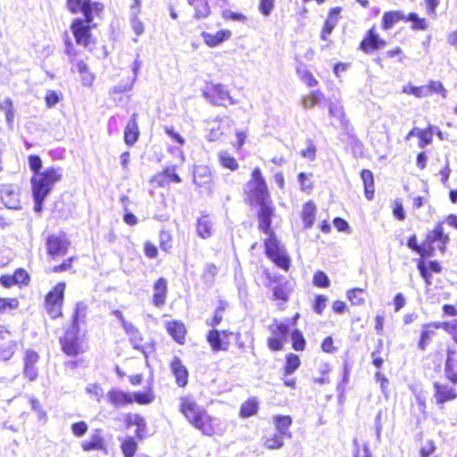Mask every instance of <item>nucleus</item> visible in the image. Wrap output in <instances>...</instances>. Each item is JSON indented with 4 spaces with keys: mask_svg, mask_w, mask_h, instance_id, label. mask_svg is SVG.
I'll list each match as a JSON object with an SVG mask.
<instances>
[{
    "mask_svg": "<svg viewBox=\"0 0 457 457\" xmlns=\"http://www.w3.org/2000/svg\"><path fill=\"white\" fill-rule=\"evenodd\" d=\"M244 194L245 201L248 205L259 206L256 213L258 229L268 235L263 240L265 255L279 269L285 271L289 270L291 259L271 228L275 206L261 168L253 169Z\"/></svg>",
    "mask_w": 457,
    "mask_h": 457,
    "instance_id": "obj_1",
    "label": "nucleus"
},
{
    "mask_svg": "<svg viewBox=\"0 0 457 457\" xmlns=\"http://www.w3.org/2000/svg\"><path fill=\"white\" fill-rule=\"evenodd\" d=\"M424 87L427 96L432 95H437L442 98L447 96V90L440 80L430 79L428 84L424 85Z\"/></svg>",
    "mask_w": 457,
    "mask_h": 457,
    "instance_id": "obj_37",
    "label": "nucleus"
},
{
    "mask_svg": "<svg viewBox=\"0 0 457 457\" xmlns=\"http://www.w3.org/2000/svg\"><path fill=\"white\" fill-rule=\"evenodd\" d=\"M67 8L72 13L81 12L87 23L93 21L92 3L90 0H67Z\"/></svg>",
    "mask_w": 457,
    "mask_h": 457,
    "instance_id": "obj_21",
    "label": "nucleus"
},
{
    "mask_svg": "<svg viewBox=\"0 0 457 457\" xmlns=\"http://www.w3.org/2000/svg\"><path fill=\"white\" fill-rule=\"evenodd\" d=\"M290 335L292 339V348L297 352L304 351L306 348V341L303 332L298 328H295Z\"/></svg>",
    "mask_w": 457,
    "mask_h": 457,
    "instance_id": "obj_46",
    "label": "nucleus"
},
{
    "mask_svg": "<svg viewBox=\"0 0 457 457\" xmlns=\"http://www.w3.org/2000/svg\"><path fill=\"white\" fill-rule=\"evenodd\" d=\"M411 21V29L413 30H427L428 29V22L425 18L419 17L415 12H410L405 15V21Z\"/></svg>",
    "mask_w": 457,
    "mask_h": 457,
    "instance_id": "obj_45",
    "label": "nucleus"
},
{
    "mask_svg": "<svg viewBox=\"0 0 457 457\" xmlns=\"http://www.w3.org/2000/svg\"><path fill=\"white\" fill-rule=\"evenodd\" d=\"M179 411L188 424L203 436L212 437L220 434L221 429L219 419L210 414L193 395H187L179 398Z\"/></svg>",
    "mask_w": 457,
    "mask_h": 457,
    "instance_id": "obj_3",
    "label": "nucleus"
},
{
    "mask_svg": "<svg viewBox=\"0 0 457 457\" xmlns=\"http://www.w3.org/2000/svg\"><path fill=\"white\" fill-rule=\"evenodd\" d=\"M140 13V0H134V4L130 7V20L132 28L136 35L139 36L143 32V26L138 18Z\"/></svg>",
    "mask_w": 457,
    "mask_h": 457,
    "instance_id": "obj_39",
    "label": "nucleus"
},
{
    "mask_svg": "<svg viewBox=\"0 0 457 457\" xmlns=\"http://www.w3.org/2000/svg\"><path fill=\"white\" fill-rule=\"evenodd\" d=\"M320 348L326 353H334L337 351V347L335 345L334 339L331 336L323 338Z\"/></svg>",
    "mask_w": 457,
    "mask_h": 457,
    "instance_id": "obj_59",
    "label": "nucleus"
},
{
    "mask_svg": "<svg viewBox=\"0 0 457 457\" xmlns=\"http://www.w3.org/2000/svg\"><path fill=\"white\" fill-rule=\"evenodd\" d=\"M296 73L299 79L309 87H316L319 84L318 79L306 66L303 65L298 67L296 69Z\"/></svg>",
    "mask_w": 457,
    "mask_h": 457,
    "instance_id": "obj_42",
    "label": "nucleus"
},
{
    "mask_svg": "<svg viewBox=\"0 0 457 457\" xmlns=\"http://www.w3.org/2000/svg\"><path fill=\"white\" fill-rule=\"evenodd\" d=\"M301 364L300 358L297 354L290 353L286 355V362L283 367V375L287 376L294 373Z\"/></svg>",
    "mask_w": 457,
    "mask_h": 457,
    "instance_id": "obj_43",
    "label": "nucleus"
},
{
    "mask_svg": "<svg viewBox=\"0 0 457 457\" xmlns=\"http://www.w3.org/2000/svg\"><path fill=\"white\" fill-rule=\"evenodd\" d=\"M196 230L202 238H208L212 233V223L207 215H203L197 220Z\"/></svg>",
    "mask_w": 457,
    "mask_h": 457,
    "instance_id": "obj_40",
    "label": "nucleus"
},
{
    "mask_svg": "<svg viewBox=\"0 0 457 457\" xmlns=\"http://www.w3.org/2000/svg\"><path fill=\"white\" fill-rule=\"evenodd\" d=\"M234 333L228 329L212 328L206 334V341L213 352H226L231 345V337Z\"/></svg>",
    "mask_w": 457,
    "mask_h": 457,
    "instance_id": "obj_8",
    "label": "nucleus"
},
{
    "mask_svg": "<svg viewBox=\"0 0 457 457\" xmlns=\"http://www.w3.org/2000/svg\"><path fill=\"white\" fill-rule=\"evenodd\" d=\"M29 167L35 173L34 175L40 174L42 168V160L38 155L31 154L28 158Z\"/></svg>",
    "mask_w": 457,
    "mask_h": 457,
    "instance_id": "obj_57",
    "label": "nucleus"
},
{
    "mask_svg": "<svg viewBox=\"0 0 457 457\" xmlns=\"http://www.w3.org/2000/svg\"><path fill=\"white\" fill-rule=\"evenodd\" d=\"M87 314V305L84 302H78L72 314V321L71 326L78 327L86 322Z\"/></svg>",
    "mask_w": 457,
    "mask_h": 457,
    "instance_id": "obj_36",
    "label": "nucleus"
},
{
    "mask_svg": "<svg viewBox=\"0 0 457 457\" xmlns=\"http://www.w3.org/2000/svg\"><path fill=\"white\" fill-rule=\"evenodd\" d=\"M270 336L267 338V346L272 352H279L284 349V345L290 334L289 325L274 319L269 326Z\"/></svg>",
    "mask_w": 457,
    "mask_h": 457,
    "instance_id": "obj_6",
    "label": "nucleus"
},
{
    "mask_svg": "<svg viewBox=\"0 0 457 457\" xmlns=\"http://www.w3.org/2000/svg\"><path fill=\"white\" fill-rule=\"evenodd\" d=\"M219 162L222 168L236 171L239 168L237 160L227 151H221L218 154Z\"/></svg>",
    "mask_w": 457,
    "mask_h": 457,
    "instance_id": "obj_38",
    "label": "nucleus"
},
{
    "mask_svg": "<svg viewBox=\"0 0 457 457\" xmlns=\"http://www.w3.org/2000/svg\"><path fill=\"white\" fill-rule=\"evenodd\" d=\"M317 212V206L312 200H309L303 204L301 217L305 229L311 228L314 222Z\"/></svg>",
    "mask_w": 457,
    "mask_h": 457,
    "instance_id": "obj_28",
    "label": "nucleus"
},
{
    "mask_svg": "<svg viewBox=\"0 0 457 457\" xmlns=\"http://www.w3.org/2000/svg\"><path fill=\"white\" fill-rule=\"evenodd\" d=\"M259 411V403L256 397H249L240 406L239 416L243 419L249 418L257 414Z\"/></svg>",
    "mask_w": 457,
    "mask_h": 457,
    "instance_id": "obj_33",
    "label": "nucleus"
},
{
    "mask_svg": "<svg viewBox=\"0 0 457 457\" xmlns=\"http://www.w3.org/2000/svg\"><path fill=\"white\" fill-rule=\"evenodd\" d=\"M366 290L364 288L353 287L346 291V297L352 305L361 306L365 303Z\"/></svg>",
    "mask_w": 457,
    "mask_h": 457,
    "instance_id": "obj_41",
    "label": "nucleus"
},
{
    "mask_svg": "<svg viewBox=\"0 0 457 457\" xmlns=\"http://www.w3.org/2000/svg\"><path fill=\"white\" fill-rule=\"evenodd\" d=\"M211 180V173L204 168H200L194 173V181L199 186L208 183Z\"/></svg>",
    "mask_w": 457,
    "mask_h": 457,
    "instance_id": "obj_55",
    "label": "nucleus"
},
{
    "mask_svg": "<svg viewBox=\"0 0 457 457\" xmlns=\"http://www.w3.org/2000/svg\"><path fill=\"white\" fill-rule=\"evenodd\" d=\"M361 179L363 183L364 195L367 200H372L375 195L374 176L371 170L363 169L360 172Z\"/></svg>",
    "mask_w": 457,
    "mask_h": 457,
    "instance_id": "obj_30",
    "label": "nucleus"
},
{
    "mask_svg": "<svg viewBox=\"0 0 457 457\" xmlns=\"http://www.w3.org/2000/svg\"><path fill=\"white\" fill-rule=\"evenodd\" d=\"M39 360V355L33 350H27L23 358L24 368L23 374L29 381H34L37 378V368L36 364Z\"/></svg>",
    "mask_w": 457,
    "mask_h": 457,
    "instance_id": "obj_19",
    "label": "nucleus"
},
{
    "mask_svg": "<svg viewBox=\"0 0 457 457\" xmlns=\"http://www.w3.org/2000/svg\"><path fill=\"white\" fill-rule=\"evenodd\" d=\"M328 302V297L324 295H315L313 303H312V309L314 312H316L319 315H322L324 312V310L326 308V304Z\"/></svg>",
    "mask_w": 457,
    "mask_h": 457,
    "instance_id": "obj_54",
    "label": "nucleus"
},
{
    "mask_svg": "<svg viewBox=\"0 0 457 457\" xmlns=\"http://www.w3.org/2000/svg\"><path fill=\"white\" fill-rule=\"evenodd\" d=\"M441 328L440 323L433 322L424 324L420 332L418 347L421 351H425L428 345L432 342L436 337V330Z\"/></svg>",
    "mask_w": 457,
    "mask_h": 457,
    "instance_id": "obj_23",
    "label": "nucleus"
},
{
    "mask_svg": "<svg viewBox=\"0 0 457 457\" xmlns=\"http://www.w3.org/2000/svg\"><path fill=\"white\" fill-rule=\"evenodd\" d=\"M228 308V303L224 299H219L218 304L213 312L212 319L207 321V325L216 328L223 320L224 312Z\"/></svg>",
    "mask_w": 457,
    "mask_h": 457,
    "instance_id": "obj_32",
    "label": "nucleus"
},
{
    "mask_svg": "<svg viewBox=\"0 0 457 457\" xmlns=\"http://www.w3.org/2000/svg\"><path fill=\"white\" fill-rule=\"evenodd\" d=\"M407 56L400 46H395L386 51L383 54L378 55L374 62L381 68H385L390 64L403 63Z\"/></svg>",
    "mask_w": 457,
    "mask_h": 457,
    "instance_id": "obj_15",
    "label": "nucleus"
},
{
    "mask_svg": "<svg viewBox=\"0 0 457 457\" xmlns=\"http://www.w3.org/2000/svg\"><path fill=\"white\" fill-rule=\"evenodd\" d=\"M342 11L343 8L341 6H335L328 10L320 31V38L322 41H330V36L341 19L340 14Z\"/></svg>",
    "mask_w": 457,
    "mask_h": 457,
    "instance_id": "obj_10",
    "label": "nucleus"
},
{
    "mask_svg": "<svg viewBox=\"0 0 457 457\" xmlns=\"http://www.w3.org/2000/svg\"><path fill=\"white\" fill-rule=\"evenodd\" d=\"M63 170L60 167H48L40 174L34 175L31 179L32 192L48 195L55 183L62 180Z\"/></svg>",
    "mask_w": 457,
    "mask_h": 457,
    "instance_id": "obj_4",
    "label": "nucleus"
},
{
    "mask_svg": "<svg viewBox=\"0 0 457 457\" xmlns=\"http://www.w3.org/2000/svg\"><path fill=\"white\" fill-rule=\"evenodd\" d=\"M103 446V440L98 436H94L89 442H86L83 444V449L85 451L101 450Z\"/></svg>",
    "mask_w": 457,
    "mask_h": 457,
    "instance_id": "obj_58",
    "label": "nucleus"
},
{
    "mask_svg": "<svg viewBox=\"0 0 457 457\" xmlns=\"http://www.w3.org/2000/svg\"><path fill=\"white\" fill-rule=\"evenodd\" d=\"M171 372L175 377L177 385L185 387L188 382V370L179 357H174L170 364Z\"/></svg>",
    "mask_w": 457,
    "mask_h": 457,
    "instance_id": "obj_22",
    "label": "nucleus"
},
{
    "mask_svg": "<svg viewBox=\"0 0 457 457\" xmlns=\"http://www.w3.org/2000/svg\"><path fill=\"white\" fill-rule=\"evenodd\" d=\"M285 439V436L275 432L262 436V445L268 450H278L284 446Z\"/></svg>",
    "mask_w": 457,
    "mask_h": 457,
    "instance_id": "obj_34",
    "label": "nucleus"
},
{
    "mask_svg": "<svg viewBox=\"0 0 457 457\" xmlns=\"http://www.w3.org/2000/svg\"><path fill=\"white\" fill-rule=\"evenodd\" d=\"M445 223L457 229V214H447L444 220L436 222L433 228L426 233L422 242L419 241L416 234H411L407 238L406 245L409 249L420 256L416 260L417 269L427 286L432 284V273H441L443 270L440 262L432 260L426 262L425 260L434 257L436 249L443 254L446 253L450 236L445 231Z\"/></svg>",
    "mask_w": 457,
    "mask_h": 457,
    "instance_id": "obj_2",
    "label": "nucleus"
},
{
    "mask_svg": "<svg viewBox=\"0 0 457 457\" xmlns=\"http://www.w3.org/2000/svg\"><path fill=\"white\" fill-rule=\"evenodd\" d=\"M386 45V39L380 36L377 26L373 24L363 34L358 45V50L370 55L385 48Z\"/></svg>",
    "mask_w": 457,
    "mask_h": 457,
    "instance_id": "obj_7",
    "label": "nucleus"
},
{
    "mask_svg": "<svg viewBox=\"0 0 457 457\" xmlns=\"http://www.w3.org/2000/svg\"><path fill=\"white\" fill-rule=\"evenodd\" d=\"M107 397L109 402L116 408L124 407L133 402L143 404V394L141 393H135L131 395L121 390L112 389L108 393Z\"/></svg>",
    "mask_w": 457,
    "mask_h": 457,
    "instance_id": "obj_11",
    "label": "nucleus"
},
{
    "mask_svg": "<svg viewBox=\"0 0 457 457\" xmlns=\"http://www.w3.org/2000/svg\"><path fill=\"white\" fill-rule=\"evenodd\" d=\"M167 281L163 278H158L154 286V294L152 297L153 303L157 306H162L166 302Z\"/></svg>",
    "mask_w": 457,
    "mask_h": 457,
    "instance_id": "obj_27",
    "label": "nucleus"
},
{
    "mask_svg": "<svg viewBox=\"0 0 457 457\" xmlns=\"http://www.w3.org/2000/svg\"><path fill=\"white\" fill-rule=\"evenodd\" d=\"M151 181L155 183L158 187H165L170 183H179L181 179L176 173L174 168H167L157 173Z\"/></svg>",
    "mask_w": 457,
    "mask_h": 457,
    "instance_id": "obj_25",
    "label": "nucleus"
},
{
    "mask_svg": "<svg viewBox=\"0 0 457 457\" xmlns=\"http://www.w3.org/2000/svg\"><path fill=\"white\" fill-rule=\"evenodd\" d=\"M436 445L434 441L428 440L426 444L420 447V457H438L433 456L436 452Z\"/></svg>",
    "mask_w": 457,
    "mask_h": 457,
    "instance_id": "obj_56",
    "label": "nucleus"
},
{
    "mask_svg": "<svg viewBox=\"0 0 457 457\" xmlns=\"http://www.w3.org/2000/svg\"><path fill=\"white\" fill-rule=\"evenodd\" d=\"M288 291L285 285L278 284L272 288V300L286 303L289 299Z\"/></svg>",
    "mask_w": 457,
    "mask_h": 457,
    "instance_id": "obj_50",
    "label": "nucleus"
},
{
    "mask_svg": "<svg viewBox=\"0 0 457 457\" xmlns=\"http://www.w3.org/2000/svg\"><path fill=\"white\" fill-rule=\"evenodd\" d=\"M434 130L433 126L428 125L425 129H420L418 127L412 128L407 134L406 139H409L411 137H418V145L420 148H424L425 146L432 144L433 142Z\"/></svg>",
    "mask_w": 457,
    "mask_h": 457,
    "instance_id": "obj_20",
    "label": "nucleus"
},
{
    "mask_svg": "<svg viewBox=\"0 0 457 457\" xmlns=\"http://www.w3.org/2000/svg\"><path fill=\"white\" fill-rule=\"evenodd\" d=\"M121 448L125 457H133L137 443L132 438L127 439L122 443Z\"/></svg>",
    "mask_w": 457,
    "mask_h": 457,
    "instance_id": "obj_60",
    "label": "nucleus"
},
{
    "mask_svg": "<svg viewBox=\"0 0 457 457\" xmlns=\"http://www.w3.org/2000/svg\"><path fill=\"white\" fill-rule=\"evenodd\" d=\"M0 110L5 114L7 125L10 129L12 128L14 121L15 110L11 98L7 97L0 103Z\"/></svg>",
    "mask_w": 457,
    "mask_h": 457,
    "instance_id": "obj_44",
    "label": "nucleus"
},
{
    "mask_svg": "<svg viewBox=\"0 0 457 457\" xmlns=\"http://www.w3.org/2000/svg\"><path fill=\"white\" fill-rule=\"evenodd\" d=\"M405 21V15L401 11L385 12L381 19V29L385 31L391 29L395 24Z\"/></svg>",
    "mask_w": 457,
    "mask_h": 457,
    "instance_id": "obj_29",
    "label": "nucleus"
},
{
    "mask_svg": "<svg viewBox=\"0 0 457 457\" xmlns=\"http://www.w3.org/2000/svg\"><path fill=\"white\" fill-rule=\"evenodd\" d=\"M440 3V0H424L426 13L431 18H436V9Z\"/></svg>",
    "mask_w": 457,
    "mask_h": 457,
    "instance_id": "obj_61",
    "label": "nucleus"
},
{
    "mask_svg": "<svg viewBox=\"0 0 457 457\" xmlns=\"http://www.w3.org/2000/svg\"><path fill=\"white\" fill-rule=\"evenodd\" d=\"M229 29H220L214 34L203 31L201 37L206 46L209 47H216L231 37Z\"/></svg>",
    "mask_w": 457,
    "mask_h": 457,
    "instance_id": "obj_24",
    "label": "nucleus"
},
{
    "mask_svg": "<svg viewBox=\"0 0 457 457\" xmlns=\"http://www.w3.org/2000/svg\"><path fill=\"white\" fill-rule=\"evenodd\" d=\"M65 284L58 283L46 296V305L62 304L63 301Z\"/></svg>",
    "mask_w": 457,
    "mask_h": 457,
    "instance_id": "obj_35",
    "label": "nucleus"
},
{
    "mask_svg": "<svg viewBox=\"0 0 457 457\" xmlns=\"http://www.w3.org/2000/svg\"><path fill=\"white\" fill-rule=\"evenodd\" d=\"M187 4L193 7L195 19L207 18L212 12L208 0H192Z\"/></svg>",
    "mask_w": 457,
    "mask_h": 457,
    "instance_id": "obj_31",
    "label": "nucleus"
},
{
    "mask_svg": "<svg viewBox=\"0 0 457 457\" xmlns=\"http://www.w3.org/2000/svg\"><path fill=\"white\" fill-rule=\"evenodd\" d=\"M165 328L167 333L177 344L179 345H184L186 344L187 328L182 320H169L165 322Z\"/></svg>",
    "mask_w": 457,
    "mask_h": 457,
    "instance_id": "obj_16",
    "label": "nucleus"
},
{
    "mask_svg": "<svg viewBox=\"0 0 457 457\" xmlns=\"http://www.w3.org/2000/svg\"><path fill=\"white\" fill-rule=\"evenodd\" d=\"M79 332L78 327L71 326L60 339L62 349L67 355L76 356L81 352Z\"/></svg>",
    "mask_w": 457,
    "mask_h": 457,
    "instance_id": "obj_9",
    "label": "nucleus"
},
{
    "mask_svg": "<svg viewBox=\"0 0 457 457\" xmlns=\"http://www.w3.org/2000/svg\"><path fill=\"white\" fill-rule=\"evenodd\" d=\"M402 91L404 94L411 95L417 98L427 97L424 85H421V86L406 85V86L403 87Z\"/></svg>",
    "mask_w": 457,
    "mask_h": 457,
    "instance_id": "obj_51",
    "label": "nucleus"
},
{
    "mask_svg": "<svg viewBox=\"0 0 457 457\" xmlns=\"http://www.w3.org/2000/svg\"><path fill=\"white\" fill-rule=\"evenodd\" d=\"M276 0H259L258 9L263 17H269L275 9Z\"/></svg>",
    "mask_w": 457,
    "mask_h": 457,
    "instance_id": "obj_52",
    "label": "nucleus"
},
{
    "mask_svg": "<svg viewBox=\"0 0 457 457\" xmlns=\"http://www.w3.org/2000/svg\"><path fill=\"white\" fill-rule=\"evenodd\" d=\"M202 93L203 96L212 105L227 106L237 103L227 87L220 83H206Z\"/></svg>",
    "mask_w": 457,
    "mask_h": 457,
    "instance_id": "obj_5",
    "label": "nucleus"
},
{
    "mask_svg": "<svg viewBox=\"0 0 457 457\" xmlns=\"http://www.w3.org/2000/svg\"><path fill=\"white\" fill-rule=\"evenodd\" d=\"M434 397L436 404H444L445 403L454 401L457 398V390L455 387L445 383L435 382Z\"/></svg>",
    "mask_w": 457,
    "mask_h": 457,
    "instance_id": "obj_17",
    "label": "nucleus"
},
{
    "mask_svg": "<svg viewBox=\"0 0 457 457\" xmlns=\"http://www.w3.org/2000/svg\"><path fill=\"white\" fill-rule=\"evenodd\" d=\"M312 284L319 288H328L330 287V280L324 271L317 270L313 274Z\"/></svg>",
    "mask_w": 457,
    "mask_h": 457,
    "instance_id": "obj_49",
    "label": "nucleus"
},
{
    "mask_svg": "<svg viewBox=\"0 0 457 457\" xmlns=\"http://www.w3.org/2000/svg\"><path fill=\"white\" fill-rule=\"evenodd\" d=\"M323 98L324 95L320 90H314L311 91L308 95L303 96L302 104L304 108H312Z\"/></svg>",
    "mask_w": 457,
    "mask_h": 457,
    "instance_id": "obj_47",
    "label": "nucleus"
},
{
    "mask_svg": "<svg viewBox=\"0 0 457 457\" xmlns=\"http://www.w3.org/2000/svg\"><path fill=\"white\" fill-rule=\"evenodd\" d=\"M139 135L137 125L134 120L129 121L124 131V139L127 145L134 144Z\"/></svg>",
    "mask_w": 457,
    "mask_h": 457,
    "instance_id": "obj_48",
    "label": "nucleus"
},
{
    "mask_svg": "<svg viewBox=\"0 0 457 457\" xmlns=\"http://www.w3.org/2000/svg\"><path fill=\"white\" fill-rule=\"evenodd\" d=\"M0 199L9 209L18 210L21 208L20 192L16 185H0Z\"/></svg>",
    "mask_w": 457,
    "mask_h": 457,
    "instance_id": "obj_13",
    "label": "nucleus"
},
{
    "mask_svg": "<svg viewBox=\"0 0 457 457\" xmlns=\"http://www.w3.org/2000/svg\"><path fill=\"white\" fill-rule=\"evenodd\" d=\"M19 302L15 298L5 299L0 298V312H5L18 307Z\"/></svg>",
    "mask_w": 457,
    "mask_h": 457,
    "instance_id": "obj_64",
    "label": "nucleus"
},
{
    "mask_svg": "<svg viewBox=\"0 0 457 457\" xmlns=\"http://www.w3.org/2000/svg\"><path fill=\"white\" fill-rule=\"evenodd\" d=\"M89 24L79 18L75 19L72 22L71 30L78 45L89 46L91 37Z\"/></svg>",
    "mask_w": 457,
    "mask_h": 457,
    "instance_id": "obj_18",
    "label": "nucleus"
},
{
    "mask_svg": "<svg viewBox=\"0 0 457 457\" xmlns=\"http://www.w3.org/2000/svg\"><path fill=\"white\" fill-rule=\"evenodd\" d=\"M392 212L394 217L400 221H403L406 218L405 211L403 208L402 199H395L393 203Z\"/></svg>",
    "mask_w": 457,
    "mask_h": 457,
    "instance_id": "obj_53",
    "label": "nucleus"
},
{
    "mask_svg": "<svg viewBox=\"0 0 457 457\" xmlns=\"http://www.w3.org/2000/svg\"><path fill=\"white\" fill-rule=\"evenodd\" d=\"M316 146L312 140L307 141V147L301 151V155L310 161H313L316 158Z\"/></svg>",
    "mask_w": 457,
    "mask_h": 457,
    "instance_id": "obj_63",
    "label": "nucleus"
},
{
    "mask_svg": "<svg viewBox=\"0 0 457 457\" xmlns=\"http://www.w3.org/2000/svg\"><path fill=\"white\" fill-rule=\"evenodd\" d=\"M70 241L65 234L51 235L46 239L47 253L52 257L64 255L67 253Z\"/></svg>",
    "mask_w": 457,
    "mask_h": 457,
    "instance_id": "obj_12",
    "label": "nucleus"
},
{
    "mask_svg": "<svg viewBox=\"0 0 457 457\" xmlns=\"http://www.w3.org/2000/svg\"><path fill=\"white\" fill-rule=\"evenodd\" d=\"M273 422L276 428V432L282 435L287 439L292 437V433L289 428L293 424V420L289 415H276L273 417Z\"/></svg>",
    "mask_w": 457,
    "mask_h": 457,
    "instance_id": "obj_26",
    "label": "nucleus"
},
{
    "mask_svg": "<svg viewBox=\"0 0 457 457\" xmlns=\"http://www.w3.org/2000/svg\"><path fill=\"white\" fill-rule=\"evenodd\" d=\"M164 131L167 136L179 145H183L185 144L184 137L178 131H176L173 127L166 126L164 128Z\"/></svg>",
    "mask_w": 457,
    "mask_h": 457,
    "instance_id": "obj_62",
    "label": "nucleus"
},
{
    "mask_svg": "<svg viewBox=\"0 0 457 457\" xmlns=\"http://www.w3.org/2000/svg\"><path fill=\"white\" fill-rule=\"evenodd\" d=\"M17 350V341L12 333L0 327V360L8 361Z\"/></svg>",
    "mask_w": 457,
    "mask_h": 457,
    "instance_id": "obj_14",
    "label": "nucleus"
}]
</instances>
